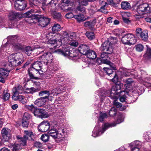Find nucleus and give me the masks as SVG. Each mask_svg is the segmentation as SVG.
Returning <instances> with one entry per match:
<instances>
[{
	"label": "nucleus",
	"instance_id": "obj_1",
	"mask_svg": "<svg viewBox=\"0 0 151 151\" xmlns=\"http://www.w3.org/2000/svg\"><path fill=\"white\" fill-rule=\"evenodd\" d=\"M125 84L124 86V88L125 90L121 91V86L123 85L122 83L116 84L113 86L111 90V91H108L107 94L109 93L110 94V96L111 98H114L115 97L116 95H118L119 93H124V95L121 96L120 98V101L122 102H126V97L125 95L126 94L128 95V92L126 90H128L130 91V89H129L131 87L132 83H134L132 79L128 78L124 81Z\"/></svg>",
	"mask_w": 151,
	"mask_h": 151
},
{
	"label": "nucleus",
	"instance_id": "obj_2",
	"mask_svg": "<svg viewBox=\"0 0 151 151\" xmlns=\"http://www.w3.org/2000/svg\"><path fill=\"white\" fill-rule=\"evenodd\" d=\"M117 42V40L115 37H109L108 41H105L101 47V50L102 51H106L107 52H103L101 53V58L102 59L109 61V55L112 52V45L115 44Z\"/></svg>",
	"mask_w": 151,
	"mask_h": 151
},
{
	"label": "nucleus",
	"instance_id": "obj_3",
	"mask_svg": "<svg viewBox=\"0 0 151 151\" xmlns=\"http://www.w3.org/2000/svg\"><path fill=\"white\" fill-rule=\"evenodd\" d=\"M36 12L37 11L32 9L29 11V24L36 23L38 22V24L42 27H45L48 25L50 21V19L49 18L46 17H43L39 18V16L38 15H29V13H30Z\"/></svg>",
	"mask_w": 151,
	"mask_h": 151
},
{
	"label": "nucleus",
	"instance_id": "obj_4",
	"mask_svg": "<svg viewBox=\"0 0 151 151\" xmlns=\"http://www.w3.org/2000/svg\"><path fill=\"white\" fill-rule=\"evenodd\" d=\"M123 121V119L121 116L119 117L116 122L112 123H106L104 124L103 125L102 130L101 131L99 126H96L94 128L92 136L95 137L101 134H102L107 129L110 127H112L115 126L116 124H119Z\"/></svg>",
	"mask_w": 151,
	"mask_h": 151
},
{
	"label": "nucleus",
	"instance_id": "obj_5",
	"mask_svg": "<svg viewBox=\"0 0 151 151\" xmlns=\"http://www.w3.org/2000/svg\"><path fill=\"white\" fill-rule=\"evenodd\" d=\"M61 33L62 34V40L63 44H69L74 47H77L78 45V42L75 40L76 37L75 32L68 34L66 32H63Z\"/></svg>",
	"mask_w": 151,
	"mask_h": 151
},
{
	"label": "nucleus",
	"instance_id": "obj_6",
	"mask_svg": "<svg viewBox=\"0 0 151 151\" xmlns=\"http://www.w3.org/2000/svg\"><path fill=\"white\" fill-rule=\"evenodd\" d=\"M24 88L20 85H18L14 87L12 90L14 94L12 96V98L14 99H16L19 94H22L23 93H27V90L28 89L27 82L28 81V79L24 78Z\"/></svg>",
	"mask_w": 151,
	"mask_h": 151
},
{
	"label": "nucleus",
	"instance_id": "obj_7",
	"mask_svg": "<svg viewBox=\"0 0 151 151\" xmlns=\"http://www.w3.org/2000/svg\"><path fill=\"white\" fill-rule=\"evenodd\" d=\"M20 55L19 53L10 55L8 58L9 65L11 66H17L20 65L22 62L21 61Z\"/></svg>",
	"mask_w": 151,
	"mask_h": 151
},
{
	"label": "nucleus",
	"instance_id": "obj_8",
	"mask_svg": "<svg viewBox=\"0 0 151 151\" xmlns=\"http://www.w3.org/2000/svg\"><path fill=\"white\" fill-rule=\"evenodd\" d=\"M48 130V134L54 139H60L61 140L65 137L64 129L62 130V132H60L58 131L55 127H54L53 126H52L50 127Z\"/></svg>",
	"mask_w": 151,
	"mask_h": 151
},
{
	"label": "nucleus",
	"instance_id": "obj_9",
	"mask_svg": "<svg viewBox=\"0 0 151 151\" xmlns=\"http://www.w3.org/2000/svg\"><path fill=\"white\" fill-rule=\"evenodd\" d=\"M24 132L25 134L23 138L20 139L19 144H14L11 147V149L13 151H18L22 148V146L26 145V140L28 139V132L27 130H24Z\"/></svg>",
	"mask_w": 151,
	"mask_h": 151
},
{
	"label": "nucleus",
	"instance_id": "obj_10",
	"mask_svg": "<svg viewBox=\"0 0 151 151\" xmlns=\"http://www.w3.org/2000/svg\"><path fill=\"white\" fill-rule=\"evenodd\" d=\"M32 113L35 116L41 118H45L48 117L49 115L46 114L45 111L41 109H35L32 106H29V111Z\"/></svg>",
	"mask_w": 151,
	"mask_h": 151
},
{
	"label": "nucleus",
	"instance_id": "obj_11",
	"mask_svg": "<svg viewBox=\"0 0 151 151\" xmlns=\"http://www.w3.org/2000/svg\"><path fill=\"white\" fill-rule=\"evenodd\" d=\"M122 42L124 44L131 45L134 44L136 42L134 36L132 34L125 35L122 39Z\"/></svg>",
	"mask_w": 151,
	"mask_h": 151
},
{
	"label": "nucleus",
	"instance_id": "obj_12",
	"mask_svg": "<svg viewBox=\"0 0 151 151\" xmlns=\"http://www.w3.org/2000/svg\"><path fill=\"white\" fill-rule=\"evenodd\" d=\"M55 52L58 54L61 55L69 58H70V57H74L77 56L76 54L73 51H70L68 47L65 48L63 50L58 49L56 50Z\"/></svg>",
	"mask_w": 151,
	"mask_h": 151
},
{
	"label": "nucleus",
	"instance_id": "obj_13",
	"mask_svg": "<svg viewBox=\"0 0 151 151\" xmlns=\"http://www.w3.org/2000/svg\"><path fill=\"white\" fill-rule=\"evenodd\" d=\"M150 8L148 5L146 4H143L138 6L137 11L138 13L137 16L142 17V15L150 12Z\"/></svg>",
	"mask_w": 151,
	"mask_h": 151
},
{
	"label": "nucleus",
	"instance_id": "obj_14",
	"mask_svg": "<svg viewBox=\"0 0 151 151\" xmlns=\"http://www.w3.org/2000/svg\"><path fill=\"white\" fill-rule=\"evenodd\" d=\"M15 9L18 11H22L25 9L27 4L24 0H13Z\"/></svg>",
	"mask_w": 151,
	"mask_h": 151
},
{
	"label": "nucleus",
	"instance_id": "obj_15",
	"mask_svg": "<svg viewBox=\"0 0 151 151\" xmlns=\"http://www.w3.org/2000/svg\"><path fill=\"white\" fill-rule=\"evenodd\" d=\"M53 56L50 52H47L40 57L41 62L47 65L48 63H51L52 62Z\"/></svg>",
	"mask_w": 151,
	"mask_h": 151
},
{
	"label": "nucleus",
	"instance_id": "obj_16",
	"mask_svg": "<svg viewBox=\"0 0 151 151\" xmlns=\"http://www.w3.org/2000/svg\"><path fill=\"white\" fill-rule=\"evenodd\" d=\"M103 69L105 72L108 76H110V77H113L111 79V81L112 82L114 83H116L117 81L118 78H119L118 77L117 75L114 72H113L111 69H109L108 68L104 67ZM122 78V77H121L120 78L121 79Z\"/></svg>",
	"mask_w": 151,
	"mask_h": 151
},
{
	"label": "nucleus",
	"instance_id": "obj_17",
	"mask_svg": "<svg viewBox=\"0 0 151 151\" xmlns=\"http://www.w3.org/2000/svg\"><path fill=\"white\" fill-rule=\"evenodd\" d=\"M50 127L48 121H43L38 126V129L40 132H45L48 130Z\"/></svg>",
	"mask_w": 151,
	"mask_h": 151
},
{
	"label": "nucleus",
	"instance_id": "obj_18",
	"mask_svg": "<svg viewBox=\"0 0 151 151\" xmlns=\"http://www.w3.org/2000/svg\"><path fill=\"white\" fill-rule=\"evenodd\" d=\"M91 1V0H78L79 5L77 8V10L83 13H84L85 12L86 9L82 6H86L88 4L89 1Z\"/></svg>",
	"mask_w": 151,
	"mask_h": 151
},
{
	"label": "nucleus",
	"instance_id": "obj_19",
	"mask_svg": "<svg viewBox=\"0 0 151 151\" xmlns=\"http://www.w3.org/2000/svg\"><path fill=\"white\" fill-rule=\"evenodd\" d=\"M28 16V11L23 14L22 15H21V16H20V14L19 13L15 12H12L9 13V18L10 19L12 20L16 18V17H27Z\"/></svg>",
	"mask_w": 151,
	"mask_h": 151
},
{
	"label": "nucleus",
	"instance_id": "obj_20",
	"mask_svg": "<svg viewBox=\"0 0 151 151\" xmlns=\"http://www.w3.org/2000/svg\"><path fill=\"white\" fill-rule=\"evenodd\" d=\"M61 36H62V35ZM60 39L58 40L53 38L52 40H49V41H48V43L49 44H50L51 45H54V47L57 46L59 47L61 45L62 43H63L62 40V36L60 37Z\"/></svg>",
	"mask_w": 151,
	"mask_h": 151
},
{
	"label": "nucleus",
	"instance_id": "obj_21",
	"mask_svg": "<svg viewBox=\"0 0 151 151\" xmlns=\"http://www.w3.org/2000/svg\"><path fill=\"white\" fill-rule=\"evenodd\" d=\"M78 50L81 54L86 55L89 50V47L86 45L82 44L78 47Z\"/></svg>",
	"mask_w": 151,
	"mask_h": 151
},
{
	"label": "nucleus",
	"instance_id": "obj_22",
	"mask_svg": "<svg viewBox=\"0 0 151 151\" xmlns=\"http://www.w3.org/2000/svg\"><path fill=\"white\" fill-rule=\"evenodd\" d=\"M140 142L139 141H135L130 144L131 151H139L140 147Z\"/></svg>",
	"mask_w": 151,
	"mask_h": 151
},
{
	"label": "nucleus",
	"instance_id": "obj_23",
	"mask_svg": "<svg viewBox=\"0 0 151 151\" xmlns=\"http://www.w3.org/2000/svg\"><path fill=\"white\" fill-rule=\"evenodd\" d=\"M28 113L25 112L24 113L22 120V126L24 128H27L28 126Z\"/></svg>",
	"mask_w": 151,
	"mask_h": 151
},
{
	"label": "nucleus",
	"instance_id": "obj_24",
	"mask_svg": "<svg viewBox=\"0 0 151 151\" xmlns=\"http://www.w3.org/2000/svg\"><path fill=\"white\" fill-rule=\"evenodd\" d=\"M42 64L41 61H37L31 65L32 67L35 70L39 71L42 69Z\"/></svg>",
	"mask_w": 151,
	"mask_h": 151
},
{
	"label": "nucleus",
	"instance_id": "obj_25",
	"mask_svg": "<svg viewBox=\"0 0 151 151\" xmlns=\"http://www.w3.org/2000/svg\"><path fill=\"white\" fill-rule=\"evenodd\" d=\"M46 103V100H45L44 97L36 100L35 102V105L39 107H41L44 105Z\"/></svg>",
	"mask_w": 151,
	"mask_h": 151
},
{
	"label": "nucleus",
	"instance_id": "obj_26",
	"mask_svg": "<svg viewBox=\"0 0 151 151\" xmlns=\"http://www.w3.org/2000/svg\"><path fill=\"white\" fill-rule=\"evenodd\" d=\"M86 55L89 58L93 59L96 57V52L92 50H89Z\"/></svg>",
	"mask_w": 151,
	"mask_h": 151
},
{
	"label": "nucleus",
	"instance_id": "obj_27",
	"mask_svg": "<svg viewBox=\"0 0 151 151\" xmlns=\"http://www.w3.org/2000/svg\"><path fill=\"white\" fill-rule=\"evenodd\" d=\"M121 71V74L123 76L127 77L132 74L131 73V71L130 70L125 68L122 69Z\"/></svg>",
	"mask_w": 151,
	"mask_h": 151
},
{
	"label": "nucleus",
	"instance_id": "obj_28",
	"mask_svg": "<svg viewBox=\"0 0 151 151\" xmlns=\"http://www.w3.org/2000/svg\"><path fill=\"white\" fill-rule=\"evenodd\" d=\"M96 22V20H93L92 21H87L84 23V26L86 27H88L89 28H92Z\"/></svg>",
	"mask_w": 151,
	"mask_h": 151
},
{
	"label": "nucleus",
	"instance_id": "obj_29",
	"mask_svg": "<svg viewBox=\"0 0 151 151\" xmlns=\"http://www.w3.org/2000/svg\"><path fill=\"white\" fill-rule=\"evenodd\" d=\"M9 72V70L6 69L1 68H0V75L4 77H6L8 76Z\"/></svg>",
	"mask_w": 151,
	"mask_h": 151
},
{
	"label": "nucleus",
	"instance_id": "obj_30",
	"mask_svg": "<svg viewBox=\"0 0 151 151\" xmlns=\"http://www.w3.org/2000/svg\"><path fill=\"white\" fill-rule=\"evenodd\" d=\"M114 104L117 108L119 109L121 111H123L126 109V106H122V104L120 103L114 101L113 102Z\"/></svg>",
	"mask_w": 151,
	"mask_h": 151
},
{
	"label": "nucleus",
	"instance_id": "obj_31",
	"mask_svg": "<svg viewBox=\"0 0 151 151\" xmlns=\"http://www.w3.org/2000/svg\"><path fill=\"white\" fill-rule=\"evenodd\" d=\"M96 63L98 64H101L102 63L106 64L108 65H110L111 62L109 60H106L105 59H103L102 58H97L96 60Z\"/></svg>",
	"mask_w": 151,
	"mask_h": 151
},
{
	"label": "nucleus",
	"instance_id": "obj_32",
	"mask_svg": "<svg viewBox=\"0 0 151 151\" xmlns=\"http://www.w3.org/2000/svg\"><path fill=\"white\" fill-rule=\"evenodd\" d=\"M15 98H16V99L17 98V99H14V100H18L23 104H25L27 103V101L24 96L19 95V96H17V98L15 97Z\"/></svg>",
	"mask_w": 151,
	"mask_h": 151
},
{
	"label": "nucleus",
	"instance_id": "obj_33",
	"mask_svg": "<svg viewBox=\"0 0 151 151\" xmlns=\"http://www.w3.org/2000/svg\"><path fill=\"white\" fill-rule=\"evenodd\" d=\"M122 8L124 9H128L131 8L130 4L127 1L122 2L121 4Z\"/></svg>",
	"mask_w": 151,
	"mask_h": 151
},
{
	"label": "nucleus",
	"instance_id": "obj_34",
	"mask_svg": "<svg viewBox=\"0 0 151 151\" xmlns=\"http://www.w3.org/2000/svg\"><path fill=\"white\" fill-rule=\"evenodd\" d=\"M52 31L56 33L62 29L60 25L58 24H55L52 28Z\"/></svg>",
	"mask_w": 151,
	"mask_h": 151
},
{
	"label": "nucleus",
	"instance_id": "obj_35",
	"mask_svg": "<svg viewBox=\"0 0 151 151\" xmlns=\"http://www.w3.org/2000/svg\"><path fill=\"white\" fill-rule=\"evenodd\" d=\"M74 18L76 19L78 22L83 21L85 20L86 19L84 18V15L82 14L75 15L74 16Z\"/></svg>",
	"mask_w": 151,
	"mask_h": 151
},
{
	"label": "nucleus",
	"instance_id": "obj_36",
	"mask_svg": "<svg viewBox=\"0 0 151 151\" xmlns=\"http://www.w3.org/2000/svg\"><path fill=\"white\" fill-rule=\"evenodd\" d=\"M140 36L142 40L146 41L148 39V32L146 30L143 31L140 35Z\"/></svg>",
	"mask_w": 151,
	"mask_h": 151
},
{
	"label": "nucleus",
	"instance_id": "obj_37",
	"mask_svg": "<svg viewBox=\"0 0 151 151\" xmlns=\"http://www.w3.org/2000/svg\"><path fill=\"white\" fill-rule=\"evenodd\" d=\"M121 0H107L109 4L115 7L117 6L120 1Z\"/></svg>",
	"mask_w": 151,
	"mask_h": 151
},
{
	"label": "nucleus",
	"instance_id": "obj_38",
	"mask_svg": "<svg viewBox=\"0 0 151 151\" xmlns=\"http://www.w3.org/2000/svg\"><path fill=\"white\" fill-rule=\"evenodd\" d=\"M86 35L90 40H92L95 38V35L92 32H87L86 33Z\"/></svg>",
	"mask_w": 151,
	"mask_h": 151
},
{
	"label": "nucleus",
	"instance_id": "obj_39",
	"mask_svg": "<svg viewBox=\"0 0 151 151\" xmlns=\"http://www.w3.org/2000/svg\"><path fill=\"white\" fill-rule=\"evenodd\" d=\"M143 137L147 141L151 139V132L148 131L145 133L143 134Z\"/></svg>",
	"mask_w": 151,
	"mask_h": 151
},
{
	"label": "nucleus",
	"instance_id": "obj_40",
	"mask_svg": "<svg viewBox=\"0 0 151 151\" xmlns=\"http://www.w3.org/2000/svg\"><path fill=\"white\" fill-rule=\"evenodd\" d=\"M116 113V109L114 107H112L110 109L109 114L111 116H113L115 115Z\"/></svg>",
	"mask_w": 151,
	"mask_h": 151
},
{
	"label": "nucleus",
	"instance_id": "obj_41",
	"mask_svg": "<svg viewBox=\"0 0 151 151\" xmlns=\"http://www.w3.org/2000/svg\"><path fill=\"white\" fill-rule=\"evenodd\" d=\"M107 117V116L106 113H101L98 121L100 122H102L104 121V119L106 118Z\"/></svg>",
	"mask_w": 151,
	"mask_h": 151
},
{
	"label": "nucleus",
	"instance_id": "obj_42",
	"mask_svg": "<svg viewBox=\"0 0 151 151\" xmlns=\"http://www.w3.org/2000/svg\"><path fill=\"white\" fill-rule=\"evenodd\" d=\"M135 47L136 50L138 52L142 51L144 49L143 46L140 44L136 45Z\"/></svg>",
	"mask_w": 151,
	"mask_h": 151
},
{
	"label": "nucleus",
	"instance_id": "obj_43",
	"mask_svg": "<svg viewBox=\"0 0 151 151\" xmlns=\"http://www.w3.org/2000/svg\"><path fill=\"white\" fill-rule=\"evenodd\" d=\"M8 130L5 128L1 130L2 135L4 138L8 137Z\"/></svg>",
	"mask_w": 151,
	"mask_h": 151
},
{
	"label": "nucleus",
	"instance_id": "obj_44",
	"mask_svg": "<svg viewBox=\"0 0 151 151\" xmlns=\"http://www.w3.org/2000/svg\"><path fill=\"white\" fill-rule=\"evenodd\" d=\"M145 56L148 58H151V48L147 47V52Z\"/></svg>",
	"mask_w": 151,
	"mask_h": 151
},
{
	"label": "nucleus",
	"instance_id": "obj_45",
	"mask_svg": "<svg viewBox=\"0 0 151 151\" xmlns=\"http://www.w3.org/2000/svg\"><path fill=\"white\" fill-rule=\"evenodd\" d=\"M4 93L3 99L4 101H6L9 99L10 96V94L9 93L6 92L5 93V91H4Z\"/></svg>",
	"mask_w": 151,
	"mask_h": 151
},
{
	"label": "nucleus",
	"instance_id": "obj_46",
	"mask_svg": "<svg viewBox=\"0 0 151 151\" xmlns=\"http://www.w3.org/2000/svg\"><path fill=\"white\" fill-rule=\"evenodd\" d=\"M35 137V135L31 131H29V140H33Z\"/></svg>",
	"mask_w": 151,
	"mask_h": 151
},
{
	"label": "nucleus",
	"instance_id": "obj_47",
	"mask_svg": "<svg viewBox=\"0 0 151 151\" xmlns=\"http://www.w3.org/2000/svg\"><path fill=\"white\" fill-rule=\"evenodd\" d=\"M41 139L43 141L46 142L48 140L49 137L47 135L44 134L42 135Z\"/></svg>",
	"mask_w": 151,
	"mask_h": 151
},
{
	"label": "nucleus",
	"instance_id": "obj_48",
	"mask_svg": "<svg viewBox=\"0 0 151 151\" xmlns=\"http://www.w3.org/2000/svg\"><path fill=\"white\" fill-rule=\"evenodd\" d=\"M39 95L40 96L49 95V92L47 91H43L40 92L39 93Z\"/></svg>",
	"mask_w": 151,
	"mask_h": 151
},
{
	"label": "nucleus",
	"instance_id": "obj_49",
	"mask_svg": "<svg viewBox=\"0 0 151 151\" xmlns=\"http://www.w3.org/2000/svg\"><path fill=\"white\" fill-rule=\"evenodd\" d=\"M45 100H46V102L47 101H51L53 99V97L51 96H50V93L49 95L45 96H44Z\"/></svg>",
	"mask_w": 151,
	"mask_h": 151
},
{
	"label": "nucleus",
	"instance_id": "obj_50",
	"mask_svg": "<svg viewBox=\"0 0 151 151\" xmlns=\"http://www.w3.org/2000/svg\"><path fill=\"white\" fill-rule=\"evenodd\" d=\"M52 33L51 32L46 35V37L48 40V41L49 40H50L54 38L53 37H52Z\"/></svg>",
	"mask_w": 151,
	"mask_h": 151
},
{
	"label": "nucleus",
	"instance_id": "obj_51",
	"mask_svg": "<svg viewBox=\"0 0 151 151\" xmlns=\"http://www.w3.org/2000/svg\"><path fill=\"white\" fill-rule=\"evenodd\" d=\"M99 2L100 4L102 5V6L101 7L100 9L101 10L104 9L105 6L106 5V2L103 1V0H100L99 1Z\"/></svg>",
	"mask_w": 151,
	"mask_h": 151
},
{
	"label": "nucleus",
	"instance_id": "obj_52",
	"mask_svg": "<svg viewBox=\"0 0 151 151\" xmlns=\"http://www.w3.org/2000/svg\"><path fill=\"white\" fill-rule=\"evenodd\" d=\"M34 146L35 147L38 148H42V144L39 142H35L34 145Z\"/></svg>",
	"mask_w": 151,
	"mask_h": 151
},
{
	"label": "nucleus",
	"instance_id": "obj_53",
	"mask_svg": "<svg viewBox=\"0 0 151 151\" xmlns=\"http://www.w3.org/2000/svg\"><path fill=\"white\" fill-rule=\"evenodd\" d=\"M74 16L72 12L68 13L65 15L66 17L68 19L74 17Z\"/></svg>",
	"mask_w": 151,
	"mask_h": 151
},
{
	"label": "nucleus",
	"instance_id": "obj_54",
	"mask_svg": "<svg viewBox=\"0 0 151 151\" xmlns=\"http://www.w3.org/2000/svg\"><path fill=\"white\" fill-rule=\"evenodd\" d=\"M29 76L30 77V80H32V81L33 80H37L38 78V77L34 76L32 74L29 72Z\"/></svg>",
	"mask_w": 151,
	"mask_h": 151
},
{
	"label": "nucleus",
	"instance_id": "obj_55",
	"mask_svg": "<svg viewBox=\"0 0 151 151\" xmlns=\"http://www.w3.org/2000/svg\"><path fill=\"white\" fill-rule=\"evenodd\" d=\"M73 0H66L65 2V3L67 4L68 6L70 5L71 4H73Z\"/></svg>",
	"mask_w": 151,
	"mask_h": 151
},
{
	"label": "nucleus",
	"instance_id": "obj_56",
	"mask_svg": "<svg viewBox=\"0 0 151 151\" xmlns=\"http://www.w3.org/2000/svg\"><path fill=\"white\" fill-rule=\"evenodd\" d=\"M136 32L137 35H138L139 34H141L142 32V29L141 28H137L136 29Z\"/></svg>",
	"mask_w": 151,
	"mask_h": 151
},
{
	"label": "nucleus",
	"instance_id": "obj_57",
	"mask_svg": "<svg viewBox=\"0 0 151 151\" xmlns=\"http://www.w3.org/2000/svg\"><path fill=\"white\" fill-rule=\"evenodd\" d=\"M37 91V90L34 88H29V93H33Z\"/></svg>",
	"mask_w": 151,
	"mask_h": 151
},
{
	"label": "nucleus",
	"instance_id": "obj_58",
	"mask_svg": "<svg viewBox=\"0 0 151 151\" xmlns=\"http://www.w3.org/2000/svg\"><path fill=\"white\" fill-rule=\"evenodd\" d=\"M40 6H42V8L43 10H45V7L47 6L46 4L45 3H43L40 4Z\"/></svg>",
	"mask_w": 151,
	"mask_h": 151
},
{
	"label": "nucleus",
	"instance_id": "obj_59",
	"mask_svg": "<svg viewBox=\"0 0 151 151\" xmlns=\"http://www.w3.org/2000/svg\"><path fill=\"white\" fill-rule=\"evenodd\" d=\"M116 32L117 33H116V36H119L121 34V30L119 29H116L115 30Z\"/></svg>",
	"mask_w": 151,
	"mask_h": 151
},
{
	"label": "nucleus",
	"instance_id": "obj_60",
	"mask_svg": "<svg viewBox=\"0 0 151 151\" xmlns=\"http://www.w3.org/2000/svg\"><path fill=\"white\" fill-rule=\"evenodd\" d=\"M55 17H54V18H57L58 17H60L61 16L60 14L59 13H55L54 14Z\"/></svg>",
	"mask_w": 151,
	"mask_h": 151
},
{
	"label": "nucleus",
	"instance_id": "obj_61",
	"mask_svg": "<svg viewBox=\"0 0 151 151\" xmlns=\"http://www.w3.org/2000/svg\"><path fill=\"white\" fill-rule=\"evenodd\" d=\"M24 52L27 55L28 54V47H26L23 50Z\"/></svg>",
	"mask_w": 151,
	"mask_h": 151
},
{
	"label": "nucleus",
	"instance_id": "obj_62",
	"mask_svg": "<svg viewBox=\"0 0 151 151\" xmlns=\"http://www.w3.org/2000/svg\"><path fill=\"white\" fill-rule=\"evenodd\" d=\"M0 82L3 83H4L5 82L4 78L1 75L0 76Z\"/></svg>",
	"mask_w": 151,
	"mask_h": 151
},
{
	"label": "nucleus",
	"instance_id": "obj_63",
	"mask_svg": "<svg viewBox=\"0 0 151 151\" xmlns=\"http://www.w3.org/2000/svg\"><path fill=\"white\" fill-rule=\"evenodd\" d=\"M113 19V18L111 17H109L107 19V22L110 23H111L112 22V20Z\"/></svg>",
	"mask_w": 151,
	"mask_h": 151
},
{
	"label": "nucleus",
	"instance_id": "obj_64",
	"mask_svg": "<svg viewBox=\"0 0 151 151\" xmlns=\"http://www.w3.org/2000/svg\"><path fill=\"white\" fill-rule=\"evenodd\" d=\"M0 151H10V150L8 148L5 147H4L2 148Z\"/></svg>",
	"mask_w": 151,
	"mask_h": 151
}]
</instances>
